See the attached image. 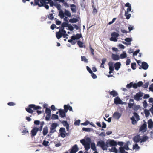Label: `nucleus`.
<instances>
[{
  "label": "nucleus",
  "instance_id": "c03bdc74",
  "mask_svg": "<svg viewBox=\"0 0 153 153\" xmlns=\"http://www.w3.org/2000/svg\"><path fill=\"white\" fill-rule=\"evenodd\" d=\"M75 39H72V37H71V39H69L68 40V42L71 43L72 45H74L75 44L76 42L74 41H73V40H75Z\"/></svg>",
  "mask_w": 153,
  "mask_h": 153
},
{
  "label": "nucleus",
  "instance_id": "2eb2a0df",
  "mask_svg": "<svg viewBox=\"0 0 153 153\" xmlns=\"http://www.w3.org/2000/svg\"><path fill=\"white\" fill-rule=\"evenodd\" d=\"M148 127L149 129H152L153 127V122L151 119H150L148 121Z\"/></svg>",
  "mask_w": 153,
  "mask_h": 153
},
{
  "label": "nucleus",
  "instance_id": "052dcab7",
  "mask_svg": "<svg viewBox=\"0 0 153 153\" xmlns=\"http://www.w3.org/2000/svg\"><path fill=\"white\" fill-rule=\"evenodd\" d=\"M49 143V142L48 141H46L45 140L43 141L42 144L45 146H47L48 145V144Z\"/></svg>",
  "mask_w": 153,
  "mask_h": 153
},
{
  "label": "nucleus",
  "instance_id": "a878e982",
  "mask_svg": "<svg viewBox=\"0 0 153 153\" xmlns=\"http://www.w3.org/2000/svg\"><path fill=\"white\" fill-rule=\"evenodd\" d=\"M148 138V137L147 136H144L143 137L142 139H141L140 142L141 143H142V142H146Z\"/></svg>",
  "mask_w": 153,
  "mask_h": 153
},
{
  "label": "nucleus",
  "instance_id": "6e6d98bb",
  "mask_svg": "<svg viewBox=\"0 0 153 153\" xmlns=\"http://www.w3.org/2000/svg\"><path fill=\"white\" fill-rule=\"evenodd\" d=\"M22 133H23L24 134L26 133H28V131L26 128H24L23 131L22 132Z\"/></svg>",
  "mask_w": 153,
  "mask_h": 153
},
{
  "label": "nucleus",
  "instance_id": "393cba45",
  "mask_svg": "<svg viewBox=\"0 0 153 153\" xmlns=\"http://www.w3.org/2000/svg\"><path fill=\"white\" fill-rule=\"evenodd\" d=\"M146 125L145 124H143L140 128V131H146Z\"/></svg>",
  "mask_w": 153,
  "mask_h": 153
},
{
  "label": "nucleus",
  "instance_id": "8fccbe9b",
  "mask_svg": "<svg viewBox=\"0 0 153 153\" xmlns=\"http://www.w3.org/2000/svg\"><path fill=\"white\" fill-rule=\"evenodd\" d=\"M81 60L82 61H84L85 62H86V63L88 62V59H87L86 58V57L85 56H81Z\"/></svg>",
  "mask_w": 153,
  "mask_h": 153
},
{
  "label": "nucleus",
  "instance_id": "2f4dec72",
  "mask_svg": "<svg viewBox=\"0 0 153 153\" xmlns=\"http://www.w3.org/2000/svg\"><path fill=\"white\" fill-rule=\"evenodd\" d=\"M78 21V19L76 18H73L72 19H71L69 20V22H70L73 23H76Z\"/></svg>",
  "mask_w": 153,
  "mask_h": 153
},
{
  "label": "nucleus",
  "instance_id": "864d4df0",
  "mask_svg": "<svg viewBox=\"0 0 153 153\" xmlns=\"http://www.w3.org/2000/svg\"><path fill=\"white\" fill-rule=\"evenodd\" d=\"M89 48L90 49V51L91 52V54L92 55L94 56V49L92 48L91 46V45H90L89 46Z\"/></svg>",
  "mask_w": 153,
  "mask_h": 153
},
{
  "label": "nucleus",
  "instance_id": "f704fd0d",
  "mask_svg": "<svg viewBox=\"0 0 153 153\" xmlns=\"http://www.w3.org/2000/svg\"><path fill=\"white\" fill-rule=\"evenodd\" d=\"M77 44L78 46L80 48H82L83 47V43L82 42L80 41H78L77 42Z\"/></svg>",
  "mask_w": 153,
  "mask_h": 153
},
{
  "label": "nucleus",
  "instance_id": "20e7f679",
  "mask_svg": "<svg viewBox=\"0 0 153 153\" xmlns=\"http://www.w3.org/2000/svg\"><path fill=\"white\" fill-rule=\"evenodd\" d=\"M59 132L60 136L62 138L65 137L66 135L68 136V135H67V133L66 132L65 129V128H61L59 129Z\"/></svg>",
  "mask_w": 153,
  "mask_h": 153
},
{
  "label": "nucleus",
  "instance_id": "79ce46f5",
  "mask_svg": "<svg viewBox=\"0 0 153 153\" xmlns=\"http://www.w3.org/2000/svg\"><path fill=\"white\" fill-rule=\"evenodd\" d=\"M45 113L47 114H51V111L50 109L46 108L45 110Z\"/></svg>",
  "mask_w": 153,
  "mask_h": 153
},
{
  "label": "nucleus",
  "instance_id": "0eeeda50",
  "mask_svg": "<svg viewBox=\"0 0 153 153\" xmlns=\"http://www.w3.org/2000/svg\"><path fill=\"white\" fill-rule=\"evenodd\" d=\"M39 131V128L36 127L33 129L31 131V137H32L33 136L36 135L37 132Z\"/></svg>",
  "mask_w": 153,
  "mask_h": 153
},
{
  "label": "nucleus",
  "instance_id": "9d476101",
  "mask_svg": "<svg viewBox=\"0 0 153 153\" xmlns=\"http://www.w3.org/2000/svg\"><path fill=\"white\" fill-rule=\"evenodd\" d=\"M59 116L61 118H64L66 117V113H67L63 110L60 109L59 110Z\"/></svg>",
  "mask_w": 153,
  "mask_h": 153
},
{
  "label": "nucleus",
  "instance_id": "4468645a",
  "mask_svg": "<svg viewBox=\"0 0 153 153\" xmlns=\"http://www.w3.org/2000/svg\"><path fill=\"white\" fill-rule=\"evenodd\" d=\"M114 102L116 104H121V103L122 100L118 97H116L114 99Z\"/></svg>",
  "mask_w": 153,
  "mask_h": 153
},
{
  "label": "nucleus",
  "instance_id": "0e129e2a",
  "mask_svg": "<svg viewBox=\"0 0 153 153\" xmlns=\"http://www.w3.org/2000/svg\"><path fill=\"white\" fill-rule=\"evenodd\" d=\"M125 40L126 42H130L132 41V39L130 38H126L125 39Z\"/></svg>",
  "mask_w": 153,
  "mask_h": 153
},
{
  "label": "nucleus",
  "instance_id": "7c9ffc66",
  "mask_svg": "<svg viewBox=\"0 0 153 153\" xmlns=\"http://www.w3.org/2000/svg\"><path fill=\"white\" fill-rule=\"evenodd\" d=\"M140 107V105H136L135 104L133 108V109L134 111H137L139 110Z\"/></svg>",
  "mask_w": 153,
  "mask_h": 153
},
{
  "label": "nucleus",
  "instance_id": "a211bd4d",
  "mask_svg": "<svg viewBox=\"0 0 153 153\" xmlns=\"http://www.w3.org/2000/svg\"><path fill=\"white\" fill-rule=\"evenodd\" d=\"M72 37V39H79L81 37L82 35L78 33L76 34L75 36H73Z\"/></svg>",
  "mask_w": 153,
  "mask_h": 153
},
{
  "label": "nucleus",
  "instance_id": "680f3d73",
  "mask_svg": "<svg viewBox=\"0 0 153 153\" xmlns=\"http://www.w3.org/2000/svg\"><path fill=\"white\" fill-rule=\"evenodd\" d=\"M34 1L35 4L36 5H38L39 6V7H42V6L43 5L39 4V1H38V0L37 1L36 0H35Z\"/></svg>",
  "mask_w": 153,
  "mask_h": 153
},
{
  "label": "nucleus",
  "instance_id": "09e8293b",
  "mask_svg": "<svg viewBox=\"0 0 153 153\" xmlns=\"http://www.w3.org/2000/svg\"><path fill=\"white\" fill-rule=\"evenodd\" d=\"M134 115L135 117L136 118V120L137 121H138L139 120V115L137 114V113L136 112H134Z\"/></svg>",
  "mask_w": 153,
  "mask_h": 153
},
{
  "label": "nucleus",
  "instance_id": "473e14b6",
  "mask_svg": "<svg viewBox=\"0 0 153 153\" xmlns=\"http://www.w3.org/2000/svg\"><path fill=\"white\" fill-rule=\"evenodd\" d=\"M59 119L58 116V115L53 114L52 115L51 119L52 120L58 119Z\"/></svg>",
  "mask_w": 153,
  "mask_h": 153
},
{
  "label": "nucleus",
  "instance_id": "bb28decb",
  "mask_svg": "<svg viewBox=\"0 0 153 153\" xmlns=\"http://www.w3.org/2000/svg\"><path fill=\"white\" fill-rule=\"evenodd\" d=\"M129 12L126 11L125 12V16H126V19H129L131 16V14L128 13Z\"/></svg>",
  "mask_w": 153,
  "mask_h": 153
},
{
  "label": "nucleus",
  "instance_id": "f257e3e1",
  "mask_svg": "<svg viewBox=\"0 0 153 153\" xmlns=\"http://www.w3.org/2000/svg\"><path fill=\"white\" fill-rule=\"evenodd\" d=\"M42 108L39 106H36L34 104L29 105L28 107L25 108L26 110L28 113H32L34 112V110H37L36 112L38 114H39L42 113V111H41L37 110L38 109H40Z\"/></svg>",
  "mask_w": 153,
  "mask_h": 153
},
{
  "label": "nucleus",
  "instance_id": "c756f323",
  "mask_svg": "<svg viewBox=\"0 0 153 153\" xmlns=\"http://www.w3.org/2000/svg\"><path fill=\"white\" fill-rule=\"evenodd\" d=\"M91 149L94 151H96V148L95 143H92L91 144Z\"/></svg>",
  "mask_w": 153,
  "mask_h": 153
},
{
  "label": "nucleus",
  "instance_id": "c85d7f7f",
  "mask_svg": "<svg viewBox=\"0 0 153 153\" xmlns=\"http://www.w3.org/2000/svg\"><path fill=\"white\" fill-rule=\"evenodd\" d=\"M64 15L63 12L61 10L59 12L58 15L61 19H62L64 17Z\"/></svg>",
  "mask_w": 153,
  "mask_h": 153
},
{
  "label": "nucleus",
  "instance_id": "f03ea898",
  "mask_svg": "<svg viewBox=\"0 0 153 153\" xmlns=\"http://www.w3.org/2000/svg\"><path fill=\"white\" fill-rule=\"evenodd\" d=\"M86 141L84 139L80 140V142L82 144L85 148V150L87 151L90 148V143L91 142V139L89 137L86 139Z\"/></svg>",
  "mask_w": 153,
  "mask_h": 153
},
{
  "label": "nucleus",
  "instance_id": "ea45409f",
  "mask_svg": "<svg viewBox=\"0 0 153 153\" xmlns=\"http://www.w3.org/2000/svg\"><path fill=\"white\" fill-rule=\"evenodd\" d=\"M140 148V147L138 146L137 143L135 144L134 145H133V150L135 149H139Z\"/></svg>",
  "mask_w": 153,
  "mask_h": 153
},
{
  "label": "nucleus",
  "instance_id": "ddd939ff",
  "mask_svg": "<svg viewBox=\"0 0 153 153\" xmlns=\"http://www.w3.org/2000/svg\"><path fill=\"white\" fill-rule=\"evenodd\" d=\"M111 58L114 60L115 61L119 60L120 58L118 55L113 53L111 55Z\"/></svg>",
  "mask_w": 153,
  "mask_h": 153
},
{
  "label": "nucleus",
  "instance_id": "b1692460",
  "mask_svg": "<svg viewBox=\"0 0 153 153\" xmlns=\"http://www.w3.org/2000/svg\"><path fill=\"white\" fill-rule=\"evenodd\" d=\"M109 144L111 146H115L117 145V142L114 140H111L109 142Z\"/></svg>",
  "mask_w": 153,
  "mask_h": 153
},
{
  "label": "nucleus",
  "instance_id": "a19ab883",
  "mask_svg": "<svg viewBox=\"0 0 153 153\" xmlns=\"http://www.w3.org/2000/svg\"><path fill=\"white\" fill-rule=\"evenodd\" d=\"M68 22H64L61 25L62 27H68Z\"/></svg>",
  "mask_w": 153,
  "mask_h": 153
},
{
  "label": "nucleus",
  "instance_id": "6e6552de",
  "mask_svg": "<svg viewBox=\"0 0 153 153\" xmlns=\"http://www.w3.org/2000/svg\"><path fill=\"white\" fill-rule=\"evenodd\" d=\"M133 141L136 143L139 142L140 141L141 137L140 135H137L134 136L133 138Z\"/></svg>",
  "mask_w": 153,
  "mask_h": 153
},
{
  "label": "nucleus",
  "instance_id": "4be33fe9",
  "mask_svg": "<svg viewBox=\"0 0 153 153\" xmlns=\"http://www.w3.org/2000/svg\"><path fill=\"white\" fill-rule=\"evenodd\" d=\"M110 95H112L113 97H116L118 95V94L117 92L114 90H113L111 92H109Z\"/></svg>",
  "mask_w": 153,
  "mask_h": 153
},
{
  "label": "nucleus",
  "instance_id": "774afa93",
  "mask_svg": "<svg viewBox=\"0 0 153 153\" xmlns=\"http://www.w3.org/2000/svg\"><path fill=\"white\" fill-rule=\"evenodd\" d=\"M56 26L55 24H52L50 28L52 30H54L55 28H56Z\"/></svg>",
  "mask_w": 153,
  "mask_h": 153
},
{
  "label": "nucleus",
  "instance_id": "412c9836",
  "mask_svg": "<svg viewBox=\"0 0 153 153\" xmlns=\"http://www.w3.org/2000/svg\"><path fill=\"white\" fill-rule=\"evenodd\" d=\"M56 36L58 39H60L62 36L63 33L60 31L56 32Z\"/></svg>",
  "mask_w": 153,
  "mask_h": 153
},
{
  "label": "nucleus",
  "instance_id": "bf43d9fd",
  "mask_svg": "<svg viewBox=\"0 0 153 153\" xmlns=\"http://www.w3.org/2000/svg\"><path fill=\"white\" fill-rule=\"evenodd\" d=\"M91 128H83L82 130L86 132H89L91 131Z\"/></svg>",
  "mask_w": 153,
  "mask_h": 153
},
{
  "label": "nucleus",
  "instance_id": "de8ad7c7",
  "mask_svg": "<svg viewBox=\"0 0 153 153\" xmlns=\"http://www.w3.org/2000/svg\"><path fill=\"white\" fill-rule=\"evenodd\" d=\"M48 16V18L50 20H53L54 19V17L52 13L49 14Z\"/></svg>",
  "mask_w": 153,
  "mask_h": 153
},
{
  "label": "nucleus",
  "instance_id": "aec40b11",
  "mask_svg": "<svg viewBox=\"0 0 153 153\" xmlns=\"http://www.w3.org/2000/svg\"><path fill=\"white\" fill-rule=\"evenodd\" d=\"M121 63L119 62H117L114 65V67L115 70H118L120 68Z\"/></svg>",
  "mask_w": 153,
  "mask_h": 153
},
{
  "label": "nucleus",
  "instance_id": "e433bc0d",
  "mask_svg": "<svg viewBox=\"0 0 153 153\" xmlns=\"http://www.w3.org/2000/svg\"><path fill=\"white\" fill-rule=\"evenodd\" d=\"M145 116L146 117H148L150 114L149 111L147 109H145L144 111Z\"/></svg>",
  "mask_w": 153,
  "mask_h": 153
},
{
  "label": "nucleus",
  "instance_id": "58836bf2",
  "mask_svg": "<svg viewBox=\"0 0 153 153\" xmlns=\"http://www.w3.org/2000/svg\"><path fill=\"white\" fill-rule=\"evenodd\" d=\"M130 119L132 121V123L134 125L136 123L137 121L133 117H131Z\"/></svg>",
  "mask_w": 153,
  "mask_h": 153
},
{
  "label": "nucleus",
  "instance_id": "6ab92c4d",
  "mask_svg": "<svg viewBox=\"0 0 153 153\" xmlns=\"http://www.w3.org/2000/svg\"><path fill=\"white\" fill-rule=\"evenodd\" d=\"M48 132V127L45 126L43 128L42 133L44 136H45Z\"/></svg>",
  "mask_w": 153,
  "mask_h": 153
},
{
  "label": "nucleus",
  "instance_id": "603ef678",
  "mask_svg": "<svg viewBox=\"0 0 153 153\" xmlns=\"http://www.w3.org/2000/svg\"><path fill=\"white\" fill-rule=\"evenodd\" d=\"M124 149V147H119V150L120 153H123L125 152Z\"/></svg>",
  "mask_w": 153,
  "mask_h": 153
},
{
  "label": "nucleus",
  "instance_id": "1a4fd4ad",
  "mask_svg": "<svg viewBox=\"0 0 153 153\" xmlns=\"http://www.w3.org/2000/svg\"><path fill=\"white\" fill-rule=\"evenodd\" d=\"M78 150L77 146L76 144L74 145L70 151V153H76Z\"/></svg>",
  "mask_w": 153,
  "mask_h": 153
},
{
  "label": "nucleus",
  "instance_id": "4c0bfd02",
  "mask_svg": "<svg viewBox=\"0 0 153 153\" xmlns=\"http://www.w3.org/2000/svg\"><path fill=\"white\" fill-rule=\"evenodd\" d=\"M65 15L66 16H67L68 17H71V13H70V12L67 10H65V13H64Z\"/></svg>",
  "mask_w": 153,
  "mask_h": 153
},
{
  "label": "nucleus",
  "instance_id": "13d9d810",
  "mask_svg": "<svg viewBox=\"0 0 153 153\" xmlns=\"http://www.w3.org/2000/svg\"><path fill=\"white\" fill-rule=\"evenodd\" d=\"M111 41L116 42L117 41V38L112 36L110 39Z\"/></svg>",
  "mask_w": 153,
  "mask_h": 153
},
{
  "label": "nucleus",
  "instance_id": "cd10ccee",
  "mask_svg": "<svg viewBox=\"0 0 153 153\" xmlns=\"http://www.w3.org/2000/svg\"><path fill=\"white\" fill-rule=\"evenodd\" d=\"M120 57L121 59H123L126 58L127 57V55L126 52L125 51H123V53L120 55Z\"/></svg>",
  "mask_w": 153,
  "mask_h": 153
},
{
  "label": "nucleus",
  "instance_id": "5fc2aeb1",
  "mask_svg": "<svg viewBox=\"0 0 153 153\" xmlns=\"http://www.w3.org/2000/svg\"><path fill=\"white\" fill-rule=\"evenodd\" d=\"M61 123L65 127L67 125H69V124L66 121L63 120L61 122Z\"/></svg>",
  "mask_w": 153,
  "mask_h": 153
},
{
  "label": "nucleus",
  "instance_id": "338daca9",
  "mask_svg": "<svg viewBox=\"0 0 153 153\" xmlns=\"http://www.w3.org/2000/svg\"><path fill=\"white\" fill-rule=\"evenodd\" d=\"M143 106L144 108H146L147 106L148 105L146 100H144L143 102Z\"/></svg>",
  "mask_w": 153,
  "mask_h": 153
},
{
  "label": "nucleus",
  "instance_id": "9b49d317",
  "mask_svg": "<svg viewBox=\"0 0 153 153\" xmlns=\"http://www.w3.org/2000/svg\"><path fill=\"white\" fill-rule=\"evenodd\" d=\"M121 116V114L118 112H115L113 114V117L115 119H119Z\"/></svg>",
  "mask_w": 153,
  "mask_h": 153
},
{
  "label": "nucleus",
  "instance_id": "7ed1b4c3",
  "mask_svg": "<svg viewBox=\"0 0 153 153\" xmlns=\"http://www.w3.org/2000/svg\"><path fill=\"white\" fill-rule=\"evenodd\" d=\"M58 126L59 124L58 123H52L50 126L49 133L48 136L51 137L53 134L56 132V129Z\"/></svg>",
  "mask_w": 153,
  "mask_h": 153
},
{
  "label": "nucleus",
  "instance_id": "423d86ee",
  "mask_svg": "<svg viewBox=\"0 0 153 153\" xmlns=\"http://www.w3.org/2000/svg\"><path fill=\"white\" fill-rule=\"evenodd\" d=\"M97 146H100L103 150L106 149L105 144L104 141L101 140L98 141L97 144Z\"/></svg>",
  "mask_w": 153,
  "mask_h": 153
},
{
  "label": "nucleus",
  "instance_id": "c9c22d12",
  "mask_svg": "<svg viewBox=\"0 0 153 153\" xmlns=\"http://www.w3.org/2000/svg\"><path fill=\"white\" fill-rule=\"evenodd\" d=\"M54 6L57 9L59 10H61V6L57 3H56L54 4Z\"/></svg>",
  "mask_w": 153,
  "mask_h": 153
},
{
  "label": "nucleus",
  "instance_id": "5701e85b",
  "mask_svg": "<svg viewBox=\"0 0 153 153\" xmlns=\"http://www.w3.org/2000/svg\"><path fill=\"white\" fill-rule=\"evenodd\" d=\"M71 9L73 12H76V7L75 4H73L70 5Z\"/></svg>",
  "mask_w": 153,
  "mask_h": 153
},
{
  "label": "nucleus",
  "instance_id": "a18cd8bd",
  "mask_svg": "<svg viewBox=\"0 0 153 153\" xmlns=\"http://www.w3.org/2000/svg\"><path fill=\"white\" fill-rule=\"evenodd\" d=\"M49 3L51 7H53V6H54V4L53 2V1L52 0H50L48 2H47V4Z\"/></svg>",
  "mask_w": 153,
  "mask_h": 153
},
{
  "label": "nucleus",
  "instance_id": "dca6fc26",
  "mask_svg": "<svg viewBox=\"0 0 153 153\" xmlns=\"http://www.w3.org/2000/svg\"><path fill=\"white\" fill-rule=\"evenodd\" d=\"M148 65L147 63L145 62H143L142 63V68L144 70H146L148 68Z\"/></svg>",
  "mask_w": 153,
  "mask_h": 153
},
{
  "label": "nucleus",
  "instance_id": "37998d69",
  "mask_svg": "<svg viewBox=\"0 0 153 153\" xmlns=\"http://www.w3.org/2000/svg\"><path fill=\"white\" fill-rule=\"evenodd\" d=\"M69 104L67 105H64V109L63 110L65 112H67L68 110Z\"/></svg>",
  "mask_w": 153,
  "mask_h": 153
},
{
  "label": "nucleus",
  "instance_id": "49530a36",
  "mask_svg": "<svg viewBox=\"0 0 153 153\" xmlns=\"http://www.w3.org/2000/svg\"><path fill=\"white\" fill-rule=\"evenodd\" d=\"M44 124V122L42 121L40 123V126L39 128V131H41L42 130L43 125Z\"/></svg>",
  "mask_w": 153,
  "mask_h": 153
},
{
  "label": "nucleus",
  "instance_id": "39448f33",
  "mask_svg": "<svg viewBox=\"0 0 153 153\" xmlns=\"http://www.w3.org/2000/svg\"><path fill=\"white\" fill-rule=\"evenodd\" d=\"M143 95V93L141 92L137 93L135 95H134L133 97L134 99L136 101H139Z\"/></svg>",
  "mask_w": 153,
  "mask_h": 153
},
{
  "label": "nucleus",
  "instance_id": "e2e57ef3",
  "mask_svg": "<svg viewBox=\"0 0 153 153\" xmlns=\"http://www.w3.org/2000/svg\"><path fill=\"white\" fill-rule=\"evenodd\" d=\"M51 114H47L45 117V120L47 121L49 120H50V117Z\"/></svg>",
  "mask_w": 153,
  "mask_h": 153
},
{
  "label": "nucleus",
  "instance_id": "4d7b16f0",
  "mask_svg": "<svg viewBox=\"0 0 153 153\" xmlns=\"http://www.w3.org/2000/svg\"><path fill=\"white\" fill-rule=\"evenodd\" d=\"M149 85V83L148 82H147L145 83L144 85H143L142 87L144 88H147L148 87Z\"/></svg>",
  "mask_w": 153,
  "mask_h": 153
},
{
  "label": "nucleus",
  "instance_id": "69168bd1",
  "mask_svg": "<svg viewBox=\"0 0 153 153\" xmlns=\"http://www.w3.org/2000/svg\"><path fill=\"white\" fill-rule=\"evenodd\" d=\"M138 87H140L143 86V82L142 81H139L137 82V84Z\"/></svg>",
  "mask_w": 153,
  "mask_h": 153
},
{
  "label": "nucleus",
  "instance_id": "3c124183",
  "mask_svg": "<svg viewBox=\"0 0 153 153\" xmlns=\"http://www.w3.org/2000/svg\"><path fill=\"white\" fill-rule=\"evenodd\" d=\"M131 67L132 69L135 70L136 69V63L135 62L132 63L131 64Z\"/></svg>",
  "mask_w": 153,
  "mask_h": 153
},
{
  "label": "nucleus",
  "instance_id": "f8f14e48",
  "mask_svg": "<svg viewBox=\"0 0 153 153\" xmlns=\"http://www.w3.org/2000/svg\"><path fill=\"white\" fill-rule=\"evenodd\" d=\"M129 102L128 103V107L129 108H133L134 105V100L132 99H130L129 100Z\"/></svg>",
  "mask_w": 153,
  "mask_h": 153
},
{
  "label": "nucleus",
  "instance_id": "f3484780",
  "mask_svg": "<svg viewBox=\"0 0 153 153\" xmlns=\"http://www.w3.org/2000/svg\"><path fill=\"white\" fill-rule=\"evenodd\" d=\"M125 6L127 7L126 11L127 12H130L131 10V4L129 2H127L125 5Z\"/></svg>",
  "mask_w": 153,
  "mask_h": 153
},
{
  "label": "nucleus",
  "instance_id": "72a5a7b5",
  "mask_svg": "<svg viewBox=\"0 0 153 153\" xmlns=\"http://www.w3.org/2000/svg\"><path fill=\"white\" fill-rule=\"evenodd\" d=\"M111 36H112L117 38L119 36V35L117 33L114 32L111 33Z\"/></svg>",
  "mask_w": 153,
  "mask_h": 153
}]
</instances>
